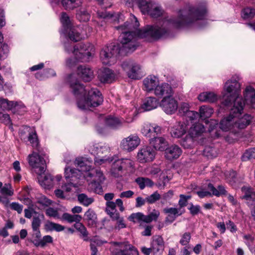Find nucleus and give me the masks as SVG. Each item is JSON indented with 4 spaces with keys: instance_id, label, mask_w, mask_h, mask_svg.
I'll return each instance as SVG.
<instances>
[{
    "instance_id": "nucleus-14",
    "label": "nucleus",
    "mask_w": 255,
    "mask_h": 255,
    "mask_svg": "<svg viewBox=\"0 0 255 255\" xmlns=\"http://www.w3.org/2000/svg\"><path fill=\"white\" fill-rule=\"evenodd\" d=\"M156 152L150 146H143L140 148L137 154V158L140 163L152 161L155 156Z\"/></svg>"
},
{
    "instance_id": "nucleus-28",
    "label": "nucleus",
    "mask_w": 255,
    "mask_h": 255,
    "mask_svg": "<svg viewBox=\"0 0 255 255\" xmlns=\"http://www.w3.org/2000/svg\"><path fill=\"white\" fill-rule=\"evenodd\" d=\"M144 90L147 92L154 91V89L158 84V78L154 76H148L143 81Z\"/></svg>"
},
{
    "instance_id": "nucleus-41",
    "label": "nucleus",
    "mask_w": 255,
    "mask_h": 255,
    "mask_svg": "<svg viewBox=\"0 0 255 255\" xmlns=\"http://www.w3.org/2000/svg\"><path fill=\"white\" fill-rule=\"evenodd\" d=\"M61 219L63 221H66L69 223L75 222H80L82 219L81 215L78 214L71 215L67 213L63 214Z\"/></svg>"
},
{
    "instance_id": "nucleus-57",
    "label": "nucleus",
    "mask_w": 255,
    "mask_h": 255,
    "mask_svg": "<svg viewBox=\"0 0 255 255\" xmlns=\"http://www.w3.org/2000/svg\"><path fill=\"white\" fill-rule=\"evenodd\" d=\"M190 206L188 208L190 214L192 216H195L201 212V207L199 205H194L193 203H190Z\"/></svg>"
},
{
    "instance_id": "nucleus-43",
    "label": "nucleus",
    "mask_w": 255,
    "mask_h": 255,
    "mask_svg": "<svg viewBox=\"0 0 255 255\" xmlns=\"http://www.w3.org/2000/svg\"><path fill=\"white\" fill-rule=\"evenodd\" d=\"M77 199L80 204L86 207L89 206L94 201L93 198L89 197L84 193L79 194L77 196Z\"/></svg>"
},
{
    "instance_id": "nucleus-19",
    "label": "nucleus",
    "mask_w": 255,
    "mask_h": 255,
    "mask_svg": "<svg viewBox=\"0 0 255 255\" xmlns=\"http://www.w3.org/2000/svg\"><path fill=\"white\" fill-rule=\"evenodd\" d=\"M115 78L114 72L109 68H101L98 72V79L101 83H111L115 81Z\"/></svg>"
},
{
    "instance_id": "nucleus-47",
    "label": "nucleus",
    "mask_w": 255,
    "mask_h": 255,
    "mask_svg": "<svg viewBox=\"0 0 255 255\" xmlns=\"http://www.w3.org/2000/svg\"><path fill=\"white\" fill-rule=\"evenodd\" d=\"M218 153L217 149L212 146H206L203 151L204 155L208 158L216 157Z\"/></svg>"
},
{
    "instance_id": "nucleus-27",
    "label": "nucleus",
    "mask_w": 255,
    "mask_h": 255,
    "mask_svg": "<svg viewBox=\"0 0 255 255\" xmlns=\"http://www.w3.org/2000/svg\"><path fill=\"white\" fill-rule=\"evenodd\" d=\"M84 220L86 221L89 227H96L98 223L97 216L95 211L92 209L88 210L85 213Z\"/></svg>"
},
{
    "instance_id": "nucleus-6",
    "label": "nucleus",
    "mask_w": 255,
    "mask_h": 255,
    "mask_svg": "<svg viewBox=\"0 0 255 255\" xmlns=\"http://www.w3.org/2000/svg\"><path fill=\"white\" fill-rule=\"evenodd\" d=\"M111 245L112 255H138V251L127 243L112 242Z\"/></svg>"
},
{
    "instance_id": "nucleus-64",
    "label": "nucleus",
    "mask_w": 255,
    "mask_h": 255,
    "mask_svg": "<svg viewBox=\"0 0 255 255\" xmlns=\"http://www.w3.org/2000/svg\"><path fill=\"white\" fill-rule=\"evenodd\" d=\"M0 120L6 125H11V120L9 115L0 113Z\"/></svg>"
},
{
    "instance_id": "nucleus-9",
    "label": "nucleus",
    "mask_w": 255,
    "mask_h": 255,
    "mask_svg": "<svg viewBox=\"0 0 255 255\" xmlns=\"http://www.w3.org/2000/svg\"><path fill=\"white\" fill-rule=\"evenodd\" d=\"M61 22L66 32L69 30L68 36L71 40L77 42L82 38L79 31V27L72 26L69 17L65 12H62L61 14Z\"/></svg>"
},
{
    "instance_id": "nucleus-31",
    "label": "nucleus",
    "mask_w": 255,
    "mask_h": 255,
    "mask_svg": "<svg viewBox=\"0 0 255 255\" xmlns=\"http://www.w3.org/2000/svg\"><path fill=\"white\" fill-rule=\"evenodd\" d=\"M245 100L247 104H250L255 108V90L251 86L246 87L244 92Z\"/></svg>"
},
{
    "instance_id": "nucleus-44",
    "label": "nucleus",
    "mask_w": 255,
    "mask_h": 255,
    "mask_svg": "<svg viewBox=\"0 0 255 255\" xmlns=\"http://www.w3.org/2000/svg\"><path fill=\"white\" fill-rule=\"evenodd\" d=\"M28 140L30 142L31 145L33 148L38 150L39 143L35 131H32L29 132Z\"/></svg>"
},
{
    "instance_id": "nucleus-55",
    "label": "nucleus",
    "mask_w": 255,
    "mask_h": 255,
    "mask_svg": "<svg viewBox=\"0 0 255 255\" xmlns=\"http://www.w3.org/2000/svg\"><path fill=\"white\" fill-rule=\"evenodd\" d=\"M53 241V239L51 236L49 235L45 236L42 239L36 243L35 245L37 246L44 247L47 243H51Z\"/></svg>"
},
{
    "instance_id": "nucleus-30",
    "label": "nucleus",
    "mask_w": 255,
    "mask_h": 255,
    "mask_svg": "<svg viewBox=\"0 0 255 255\" xmlns=\"http://www.w3.org/2000/svg\"><path fill=\"white\" fill-rule=\"evenodd\" d=\"M164 213L168 214V216L165 219V222H173L177 217L182 214L183 212L180 211V208H166L163 209Z\"/></svg>"
},
{
    "instance_id": "nucleus-54",
    "label": "nucleus",
    "mask_w": 255,
    "mask_h": 255,
    "mask_svg": "<svg viewBox=\"0 0 255 255\" xmlns=\"http://www.w3.org/2000/svg\"><path fill=\"white\" fill-rule=\"evenodd\" d=\"M74 227L77 231L80 232L83 237H87L88 234L87 229L80 222L75 223Z\"/></svg>"
},
{
    "instance_id": "nucleus-52",
    "label": "nucleus",
    "mask_w": 255,
    "mask_h": 255,
    "mask_svg": "<svg viewBox=\"0 0 255 255\" xmlns=\"http://www.w3.org/2000/svg\"><path fill=\"white\" fill-rule=\"evenodd\" d=\"M253 158H255V148L247 150L242 156V160L243 161H246Z\"/></svg>"
},
{
    "instance_id": "nucleus-51",
    "label": "nucleus",
    "mask_w": 255,
    "mask_h": 255,
    "mask_svg": "<svg viewBox=\"0 0 255 255\" xmlns=\"http://www.w3.org/2000/svg\"><path fill=\"white\" fill-rule=\"evenodd\" d=\"M1 194L11 196L13 194V190L10 184H5L0 189Z\"/></svg>"
},
{
    "instance_id": "nucleus-38",
    "label": "nucleus",
    "mask_w": 255,
    "mask_h": 255,
    "mask_svg": "<svg viewBox=\"0 0 255 255\" xmlns=\"http://www.w3.org/2000/svg\"><path fill=\"white\" fill-rule=\"evenodd\" d=\"M111 219L113 221L116 222L115 230L120 231L121 229L127 227V224L124 217L120 216L119 213L112 217Z\"/></svg>"
},
{
    "instance_id": "nucleus-20",
    "label": "nucleus",
    "mask_w": 255,
    "mask_h": 255,
    "mask_svg": "<svg viewBox=\"0 0 255 255\" xmlns=\"http://www.w3.org/2000/svg\"><path fill=\"white\" fill-rule=\"evenodd\" d=\"M241 113L242 112L237 113L236 111L235 113H233L231 110L229 116L221 121L220 123V128L223 131H228L235 127L234 119L241 115Z\"/></svg>"
},
{
    "instance_id": "nucleus-32",
    "label": "nucleus",
    "mask_w": 255,
    "mask_h": 255,
    "mask_svg": "<svg viewBox=\"0 0 255 255\" xmlns=\"http://www.w3.org/2000/svg\"><path fill=\"white\" fill-rule=\"evenodd\" d=\"M252 119V118L251 115L246 114L242 118L239 119L238 121H234L235 127L239 129H244L250 125Z\"/></svg>"
},
{
    "instance_id": "nucleus-58",
    "label": "nucleus",
    "mask_w": 255,
    "mask_h": 255,
    "mask_svg": "<svg viewBox=\"0 0 255 255\" xmlns=\"http://www.w3.org/2000/svg\"><path fill=\"white\" fill-rule=\"evenodd\" d=\"M173 196V192L172 190H169L167 192L164 193L161 196V203L165 204L167 201L170 200Z\"/></svg>"
},
{
    "instance_id": "nucleus-3",
    "label": "nucleus",
    "mask_w": 255,
    "mask_h": 255,
    "mask_svg": "<svg viewBox=\"0 0 255 255\" xmlns=\"http://www.w3.org/2000/svg\"><path fill=\"white\" fill-rule=\"evenodd\" d=\"M240 78L235 75L231 80L227 81L225 85V89L229 94L224 102L226 106L233 104L232 111L233 113L242 112L245 106V102L240 96L241 85L239 83Z\"/></svg>"
},
{
    "instance_id": "nucleus-12",
    "label": "nucleus",
    "mask_w": 255,
    "mask_h": 255,
    "mask_svg": "<svg viewBox=\"0 0 255 255\" xmlns=\"http://www.w3.org/2000/svg\"><path fill=\"white\" fill-rule=\"evenodd\" d=\"M134 162L128 158H123L115 161L112 165L111 174L115 177L121 176L123 169L127 170L133 168Z\"/></svg>"
},
{
    "instance_id": "nucleus-33",
    "label": "nucleus",
    "mask_w": 255,
    "mask_h": 255,
    "mask_svg": "<svg viewBox=\"0 0 255 255\" xmlns=\"http://www.w3.org/2000/svg\"><path fill=\"white\" fill-rule=\"evenodd\" d=\"M158 105V102L155 98L149 97L145 99L142 105V108L144 111H150L156 108Z\"/></svg>"
},
{
    "instance_id": "nucleus-7",
    "label": "nucleus",
    "mask_w": 255,
    "mask_h": 255,
    "mask_svg": "<svg viewBox=\"0 0 255 255\" xmlns=\"http://www.w3.org/2000/svg\"><path fill=\"white\" fill-rule=\"evenodd\" d=\"M160 215L158 210H153L148 215H144L140 212L132 213L128 218L129 221L134 223L139 224V227H143V223H149L153 221H156Z\"/></svg>"
},
{
    "instance_id": "nucleus-48",
    "label": "nucleus",
    "mask_w": 255,
    "mask_h": 255,
    "mask_svg": "<svg viewBox=\"0 0 255 255\" xmlns=\"http://www.w3.org/2000/svg\"><path fill=\"white\" fill-rule=\"evenodd\" d=\"M255 15V9L251 7L245 8L242 11V17L245 19H251Z\"/></svg>"
},
{
    "instance_id": "nucleus-29",
    "label": "nucleus",
    "mask_w": 255,
    "mask_h": 255,
    "mask_svg": "<svg viewBox=\"0 0 255 255\" xmlns=\"http://www.w3.org/2000/svg\"><path fill=\"white\" fill-rule=\"evenodd\" d=\"M85 176L88 181L92 178H93V181L97 182H102L105 180L103 172L98 169H91L90 171L86 172Z\"/></svg>"
},
{
    "instance_id": "nucleus-35",
    "label": "nucleus",
    "mask_w": 255,
    "mask_h": 255,
    "mask_svg": "<svg viewBox=\"0 0 255 255\" xmlns=\"http://www.w3.org/2000/svg\"><path fill=\"white\" fill-rule=\"evenodd\" d=\"M199 100L203 102L213 103L217 99V95L213 92H203L201 93L198 97Z\"/></svg>"
},
{
    "instance_id": "nucleus-1",
    "label": "nucleus",
    "mask_w": 255,
    "mask_h": 255,
    "mask_svg": "<svg viewBox=\"0 0 255 255\" xmlns=\"http://www.w3.org/2000/svg\"><path fill=\"white\" fill-rule=\"evenodd\" d=\"M206 12L205 6L200 7L188 6L181 9L176 18L164 19L154 25H147L142 29H138L139 23L133 14L130 15V20L118 27L121 31L120 43L117 45L105 46L100 52V59L104 65H111L115 61L118 54H124L134 51L138 44V38L148 40L158 39L167 36L172 28H181L197 20L203 18Z\"/></svg>"
},
{
    "instance_id": "nucleus-63",
    "label": "nucleus",
    "mask_w": 255,
    "mask_h": 255,
    "mask_svg": "<svg viewBox=\"0 0 255 255\" xmlns=\"http://www.w3.org/2000/svg\"><path fill=\"white\" fill-rule=\"evenodd\" d=\"M41 223V220L39 217H34L31 223L32 230L39 229Z\"/></svg>"
},
{
    "instance_id": "nucleus-39",
    "label": "nucleus",
    "mask_w": 255,
    "mask_h": 255,
    "mask_svg": "<svg viewBox=\"0 0 255 255\" xmlns=\"http://www.w3.org/2000/svg\"><path fill=\"white\" fill-rule=\"evenodd\" d=\"M66 179L67 183H65L62 185V188L67 192H70L72 187H77L82 184V182H81V180L79 179H77L76 181H73L72 178H66Z\"/></svg>"
},
{
    "instance_id": "nucleus-60",
    "label": "nucleus",
    "mask_w": 255,
    "mask_h": 255,
    "mask_svg": "<svg viewBox=\"0 0 255 255\" xmlns=\"http://www.w3.org/2000/svg\"><path fill=\"white\" fill-rule=\"evenodd\" d=\"M37 203L43 207H47L51 204L52 202L46 197L41 196L38 199Z\"/></svg>"
},
{
    "instance_id": "nucleus-45",
    "label": "nucleus",
    "mask_w": 255,
    "mask_h": 255,
    "mask_svg": "<svg viewBox=\"0 0 255 255\" xmlns=\"http://www.w3.org/2000/svg\"><path fill=\"white\" fill-rule=\"evenodd\" d=\"M116 203L114 202H107L106 203V211L111 218L119 213L116 209Z\"/></svg>"
},
{
    "instance_id": "nucleus-49",
    "label": "nucleus",
    "mask_w": 255,
    "mask_h": 255,
    "mask_svg": "<svg viewBox=\"0 0 255 255\" xmlns=\"http://www.w3.org/2000/svg\"><path fill=\"white\" fill-rule=\"evenodd\" d=\"M193 137L190 134L189 135H186L181 140V144L185 148H190L193 144Z\"/></svg>"
},
{
    "instance_id": "nucleus-4",
    "label": "nucleus",
    "mask_w": 255,
    "mask_h": 255,
    "mask_svg": "<svg viewBox=\"0 0 255 255\" xmlns=\"http://www.w3.org/2000/svg\"><path fill=\"white\" fill-rule=\"evenodd\" d=\"M69 44H65V48L67 51H71L74 57L67 60L66 64L69 67H72L78 62H88L95 54V48L93 44L90 43H80L75 45L73 49H69Z\"/></svg>"
},
{
    "instance_id": "nucleus-34",
    "label": "nucleus",
    "mask_w": 255,
    "mask_h": 255,
    "mask_svg": "<svg viewBox=\"0 0 255 255\" xmlns=\"http://www.w3.org/2000/svg\"><path fill=\"white\" fill-rule=\"evenodd\" d=\"M205 130L204 126L199 123L193 124L189 128V134L192 137L200 135Z\"/></svg>"
},
{
    "instance_id": "nucleus-16",
    "label": "nucleus",
    "mask_w": 255,
    "mask_h": 255,
    "mask_svg": "<svg viewBox=\"0 0 255 255\" xmlns=\"http://www.w3.org/2000/svg\"><path fill=\"white\" fill-rule=\"evenodd\" d=\"M159 105L165 113L169 115L174 113L178 107L177 101L172 95L163 98Z\"/></svg>"
},
{
    "instance_id": "nucleus-15",
    "label": "nucleus",
    "mask_w": 255,
    "mask_h": 255,
    "mask_svg": "<svg viewBox=\"0 0 255 255\" xmlns=\"http://www.w3.org/2000/svg\"><path fill=\"white\" fill-rule=\"evenodd\" d=\"M161 128L155 124L145 123L142 125L140 132L143 136L151 139L161 133Z\"/></svg>"
},
{
    "instance_id": "nucleus-13",
    "label": "nucleus",
    "mask_w": 255,
    "mask_h": 255,
    "mask_svg": "<svg viewBox=\"0 0 255 255\" xmlns=\"http://www.w3.org/2000/svg\"><path fill=\"white\" fill-rule=\"evenodd\" d=\"M109 147L105 144H96L90 146L89 149L92 154L96 156L95 162L100 164L108 160L106 156L109 154Z\"/></svg>"
},
{
    "instance_id": "nucleus-56",
    "label": "nucleus",
    "mask_w": 255,
    "mask_h": 255,
    "mask_svg": "<svg viewBox=\"0 0 255 255\" xmlns=\"http://www.w3.org/2000/svg\"><path fill=\"white\" fill-rule=\"evenodd\" d=\"M189 105L187 103H182L179 107V114L181 116H185L189 111Z\"/></svg>"
},
{
    "instance_id": "nucleus-25",
    "label": "nucleus",
    "mask_w": 255,
    "mask_h": 255,
    "mask_svg": "<svg viewBox=\"0 0 255 255\" xmlns=\"http://www.w3.org/2000/svg\"><path fill=\"white\" fill-rule=\"evenodd\" d=\"M149 142L155 150L159 151H164L168 145L167 141L164 137L158 135L151 139H149Z\"/></svg>"
},
{
    "instance_id": "nucleus-36",
    "label": "nucleus",
    "mask_w": 255,
    "mask_h": 255,
    "mask_svg": "<svg viewBox=\"0 0 255 255\" xmlns=\"http://www.w3.org/2000/svg\"><path fill=\"white\" fill-rule=\"evenodd\" d=\"M105 124L111 128H117L123 124V121L118 118L109 116L105 120Z\"/></svg>"
},
{
    "instance_id": "nucleus-53",
    "label": "nucleus",
    "mask_w": 255,
    "mask_h": 255,
    "mask_svg": "<svg viewBox=\"0 0 255 255\" xmlns=\"http://www.w3.org/2000/svg\"><path fill=\"white\" fill-rule=\"evenodd\" d=\"M179 198L178 205L179 206L180 209H181L187 206L188 200L191 198V196L190 195L180 194Z\"/></svg>"
},
{
    "instance_id": "nucleus-18",
    "label": "nucleus",
    "mask_w": 255,
    "mask_h": 255,
    "mask_svg": "<svg viewBox=\"0 0 255 255\" xmlns=\"http://www.w3.org/2000/svg\"><path fill=\"white\" fill-rule=\"evenodd\" d=\"M208 189L209 190L211 193L207 191H198L197 193L200 198H204L208 196H210L211 194L217 197H219L220 196L225 195L227 193L224 186L219 185L217 188H216L211 183L208 184Z\"/></svg>"
},
{
    "instance_id": "nucleus-2",
    "label": "nucleus",
    "mask_w": 255,
    "mask_h": 255,
    "mask_svg": "<svg viewBox=\"0 0 255 255\" xmlns=\"http://www.w3.org/2000/svg\"><path fill=\"white\" fill-rule=\"evenodd\" d=\"M70 76V84L74 95L78 97V107L83 110H91V108L98 107L103 102V97L100 91L97 88H86L79 81L72 80Z\"/></svg>"
},
{
    "instance_id": "nucleus-21",
    "label": "nucleus",
    "mask_w": 255,
    "mask_h": 255,
    "mask_svg": "<svg viewBox=\"0 0 255 255\" xmlns=\"http://www.w3.org/2000/svg\"><path fill=\"white\" fill-rule=\"evenodd\" d=\"M171 86L166 83L157 84L154 89V94L158 98L166 97L172 95Z\"/></svg>"
},
{
    "instance_id": "nucleus-59",
    "label": "nucleus",
    "mask_w": 255,
    "mask_h": 255,
    "mask_svg": "<svg viewBox=\"0 0 255 255\" xmlns=\"http://www.w3.org/2000/svg\"><path fill=\"white\" fill-rule=\"evenodd\" d=\"M46 215L50 217L57 218L59 219L58 211L51 207L47 208L45 211Z\"/></svg>"
},
{
    "instance_id": "nucleus-26",
    "label": "nucleus",
    "mask_w": 255,
    "mask_h": 255,
    "mask_svg": "<svg viewBox=\"0 0 255 255\" xmlns=\"http://www.w3.org/2000/svg\"><path fill=\"white\" fill-rule=\"evenodd\" d=\"M187 129L185 123H177L171 129L170 133L174 138H179L184 135Z\"/></svg>"
},
{
    "instance_id": "nucleus-46",
    "label": "nucleus",
    "mask_w": 255,
    "mask_h": 255,
    "mask_svg": "<svg viewBox=\"0 0 255 255\" xmlns=\"http://www.w3.org/2000/svg\"><path fill=\"white\" fill-rule=\"evenodd\" d=\"M77 18L80 21H88L90 18L89 13L84 8L80 9L76 14Z\"/></svg>"
},
{
    "instance_id": "nucleus-17",
    "label": "nucleus",
    "mask_w": 255,
    "mask_h": 255,
    "mask_svg": "<svg viewBox=\"0 0 255 255\" xmlns=\"http://www.w3.org/2000/svg\"><path fill=\"white\" fill-rule=\"evenodd\" d=\"M140 143V139L137 134H130L124 138L121 142V147L128 151H131L136 148Z\"/></svg>"
},
{
    "instance_id": "nucleus-22",
    "label": "nucleus",
    "mask_w": 255,
    "mask_h": 255,
    "mask_svg": "<svg viewBox=\"0 0 255 255\" xmlns=\"http://www.w3.org/2000/svg\"><path fill=\"white\" fill-rule=\"evenodd\" d=\"M153 255H161L164 248V243L162 238L160 236L152 237L151 243Z\"/></svg>"
},
{
    "instance_id": "nucleus-5",
    "label": "nucleus",
    "mask_w": 255,
    "mask_h": 255,
    "mask_svg": "<svg viewBox=\"0 0 255 255\" xmlns=\"http://www.w3.org/2000/svg\"><path fill=\"white\" fill-rule=\"evenodd\" d=\"M75 164L78 168L73 169L66 167L65 169V178H72L73 181H76L77 179L83 180L86 179L85 174L87 172L91 170V166L87 164L83 158H77Z\"/></svg>"
},
{
    "instance_id": "nucleus-23",
    "label": "nucleus",
    "mask_w": 255,
    "mask_h": 255,
    "mask_svg": "<svg viewBox=\"0 0 255 255\" xmlns=\"http://www.w3.org/2000/svg\"><path fill=\"white\" fill-rule=\"evenodd\" d=\"M77 72L79 77L85 82H89L94 78L93 70L85 65L78 66Z\"/></svg>"
},
{
    "instance_id": "nucleus-40",
    "label": "nucleus",
    "mask_w": 255,
    "mask_h": 255,
    "mask_svg": "<svg viewBox=\"0 0 255 255\" xmlns=\"http://www.w3.org/2000/svg\"><path fill=\"white\" fill-rule=\"evenodd\" d=\"M82 0H62V4L63 7L67 10L73 9L81 5Z\"/></svg>"
},
{
    "instance_id": "nucleus-8",
    "label": "nucleus",
    "mask_w": 255,
    "mask_h": 255,
    "mask_svg": "<svg viewBox=\"0 0 255 255\" xmlns=\"http://www.w3.org/2000/svg\"><path fill=\"white\" fill-rule=\"evenodd\" d=\"M137 4L143 14H149L153 18H157L162 14L161 7L152 1L137 0Z\"/></svg>"
},
{
    "instance_id": "nucleus-10",
    "label": "nucleus",
    "mask_w": 255,
    "mask_h": 255,
    "mask_svg": "<svg viewBox=\"0 0 255 255\" xmlns=\"http://www.w3.org/2000/svg\"><path fill=\"white\" fill-rule=\"evenodd\" d=\"M29 165L34 171L38 175L43 174L46 169V162L44 159L35 152L29 154L27 157Z\"/></svg>"
},
{
    "instance_id": "nucleus-50",
    "label": "nucleus",
    "mask_w": 255,
    "mask_h": 255,
    "mask_svg": "<svg viewBox=\"0 0 255 255\" xmlns=\"http://www.w3.org/2000/svg\"><path fill=\"white\" fill-rule=\"evenodd\" d=\"M160 198L161 195L158 193L157 191H155L153 194L146 197L145 200L148 204H152L155 203Z\"/></svg>"
},
{
    "instance_id": "nucleus-24",
    "label": "nucleus",
    "mask_w": 255,
    "mask_h": 255,
    "mask_svg": "<svg viewBox=\"0 0 255 255\" xmlns=\"http://www.w3.org/2000/svg\"><path fill=\"white\" fill-rule=\"evenodd\" d=\"M164 151L165 158L169 160L178 158L182 152L181 148L176 145H172L168 147H166Z\"/></svg>"
},
{
    "instance_id": "nucleus-62",
    "label": "nucleus",
    "mask_w": 255,
    "mask_h": 255,
    "mask_svg": "<svg viewBox=\"0 0 255 255\" xmlns=\"http://www.w3.org/2000/svg\"><path fill=\"white\" fill-rule=\"evenodd\" d=\"M191 239V235L189 233L186 232L184 233L181 237V239L180 241V243L182 246H186L189 243Z\"/></svg>"
},
{
    "instance_id": "nucleus-42",
    "label": "nucleus",
    "mask_w": 255,
    "mask_h": 255,
    "mask_svg": "<svg viewBox=\"0 0 255 255\" xmlns=\"http://www.w3.org/2000/svg\"><path fill=\"white\" fill-rule=\"evenodd\" d=\"M45 228L46 230L49 231L61 232L65 229L64 226L50 221H47L46 223Z\"/></svg>"
},
{
    "instance_id": "nucleus-37",
    "label": "nucleus",
    "mask_w": 255,
    "mask_h": 255,
    "mask_svg": "<svg viewBox=\"0 0 255 255\" xmlns=\"http://www.w3.org/2000/svg\"><path fill=\"white\" fill-rule=\"evenodd\" d=\"M199 117L202 120H206L210 118L213 114V109L208 106H202L199 110Z\"/></svg>"
},
{
    "instance_id": "nucleus-61",
    "label": "nucleus",
    "mask_w": 255,
    "mask_h": 255,
    "mask_svg": "<svg viewBox=\"0 0 255 255\" xmlns=\"http://www.w3.org/2000/svg\"><path fill=\"white\" fill-rule=\"evenodd\" d=\"M9 52L8 46L6 44H3L0 48V57L5 58Z\"/></svg>"
},
{
    "instance_id": "nucleus-11",
    "label": "nucleus",
    "mask_w": 255,
    "mask_h": 255,
    "mask_svg": "<svg viewBox=\"0 0 255 255\" xmlns=\"http://www.w3.org/2000/svg\"><path fill=\"white\" fill-rule=\"evenodd\" d=\"M122 67L127 72L128 77L132 79L141 78V68L140 65L134 62L132 60L124 61L122 64Z\"/></svg>"
}]
</instances>
